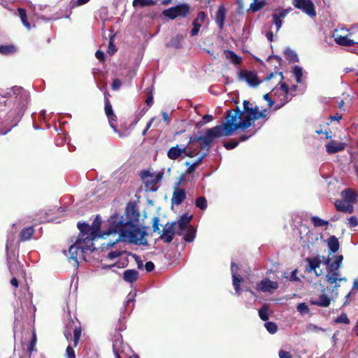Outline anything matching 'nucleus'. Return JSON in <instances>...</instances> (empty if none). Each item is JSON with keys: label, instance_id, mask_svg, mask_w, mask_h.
Returning a JSON list of instances; mask_svg holds the SVG:
<instances>
[{"label": "nucleus", "instance_id": "1", "mask_svg": "<svg viewBox=\"0 0 358 358\" xmlns=\"http://www.w3.org/2000/svg\"><path fill=\"white\" fill-rule=\"evenodd\" d=\"M122 223V218L118 215H112L108 219V234L118 235L115 241L110 243V245H113L115 243L119 241H128L130 243L139 245H148V241L145 238L147 233L145 230H141L137 224H132L131 227H126Z\"/></svg>", "mask_w": 358, "mask_h": 358}, {"label": "nucleus", "instance_id": "2", "mask_svg": "<svg viewBox=\"0 0 358 358\" xmlns=\"http://www.w3.org/2000/svg\"><path fill=\"white\" fill-rule=\"evenodd\" d=\"M252 113V110L242 112L238 107L235 110H228L225 122L220 124L223 136H229L236 130L249 128L255 121Z\"/></svg>", "mask_w": 358, "mask_h": 358}, {"label": "nucleus", "instance_id": "3", "mask_svg": "<svg viewBox=\"0 0 358 358\" xmlns=\"http://www.w3.org/2000/svg\"><path fill=\"white\" fill-rule=\"evenodd\" d=\"M252 113V110L242 112L238 107L235 110H228L225 122L220 124L223 136H229L236 130L249 128L255 121Z\"/></svg>", "mask_w": 358, "mask_h": 358}, {"label": "nucleus", "instance_id": "4", "mask_svg": "<svg viewBox=\"0 0 358 358\" xmlns=\"http://www.w3.org/2000/svg\"><path fill=\"white\" fill-rule=\"evenodd\" d=\"M99 238H101V236L91 232L86 235H79L75 243L70 246L69 249V258L74 261L76 265L78 266L79 259L85 260V255L94 251L95 248L93 241Z\"/></svg>", "mask_w": 358, "mask_h": 358}, {"label": "nucleus", "instance_id": "5", "mask_svg": "<svg viewBox=\"0 0 358 358\" xmlns=\"http://www.w3.org/2000/svg\"><path fill=\"white\" fill-rule=\"evenodd\" d=\"M0 95L6 98L5 105H13L17 111V115L21 118L27 107L29 101V92L20 86H14L6 90H1Z\"/></svg>", "mask_w": 358, "mask_h": 358}, {"label": "nucleus", "instance_id": "6", "mask_svg": "<svg viewBox=\"0 0 358 358\" xmlns=\"http://www.w3.org/2000/svg\"><path fill=\"white\" fill-rule=\"evenodd\" d=\"M222 132L220 125H217L213 128L206 130L203 136H194L189 138V143L199 141L201 143V148L206 150L208 152L211 145L216 138L222 137Z\"/></svg>", "mask_w": 358, "mask_h": 358}, {"label": "nucleus", "instance_id": "7", "mask_svg": "<svg viewBox=\"0 0 358 358\" xmlns=\"http://www.w3.org/2000/svg\"><path fill=\"white\" fill-rule=\"evenodd\" d=\"M140 176L145 184L146 190L155 192L158 189V183L163 178V173H150L148 170H144L141 171Z\"/></svg>", "mask_w": 358, "mask_h": 358}, {"label": "nucleus", "instance_id": "8", "mask_svg": "<svg viewBox=\"0 0 358 358\" xmlns=\"http://www.w3.org/2000/svg\"><path fill=\"white\" fill-rule=\"evenodd\" d=\"M190 13V6L187 3H180L163 11L165 17L174 20L178 17H186Z\"/></svg>", "mask_w": 358, "mask_h": 358}, {"label": "nucleus", "instance_id": "9", "mask_svg": "<svg viewBox=\"0 0 358 358\" xmlns=\"http://www.w3.org/2000/svg\"><path fill=\"white\" fill-rule=\"evenodd\" d=\"M306 262L308 263L306 266V271L308 272L313 271L317 276H319L322 274V271H318L317 268L320 266L322 263L327 265L330 262V258H325L324 256H315L312 257H307L306 259Z\"/></svg>", "mask_w": 358, "mask_h": 358}, {"label": "nucleus", "instance_id": "10", "mask_svg": "<svg viewBox=\"0 0 358 358\" xmlns=\"http://www.w3.org/2000/svg\"><path fill=\"white\" fill-rule=\"evenodd\" d=\"M115 215H118L121 217L123 222L122 224L126 227H131L132 224H138L140 216L139 213L135 209L134 206H128L127 207L125 211L126 217L118 214H115Z\"/></svg>", "mask_w": 358, "mask_h": 358}, {"label": "nucleus", "instance_id": "11", "mask_svg": "<svg viewBox=\"0 0 358 358\" xmlns=\"http://www.w3.org/2000/svg\"><path fill=\"white\" fill-rule=\"evenodd\" d=\"M293 6L311 17L316 16L315 6L311 0H292Z\"/></svg>", "mask_w": 358, "mask_h": 358}, {"label": "nucleus", "instance_id": "12", "mask_svg": "<svg viewBox=\"0 0 358 358\" xmlns=\"http://www.w3.org/2000/svg\"><path fill=\"white\" fill-rule=\"evenodd\" d=\"M278 287L279 283L278 281H273L268 278H265L257 284L256 289L260 292L273 294Z\"/></svg>", "mask_w": 358, "mask_h": 358}, {"label": "nucleus", "instance_id": "13", "mask_svg": "<svg viewBox=\"0 0 358 358\" xmlns=\"http://www.w3.org/2000/svg\"><path fill=\"white\" fill-rule=\"evenodd\" d=\"M289 9H279L272 14L273 25L275 27V32L278 33L282 24V20L289 13Z\"/></svg>", "mask_w": 358, "mask_h": 358}, {"label": "nucleus", "instance_id": "14", "mask_svg": "<svg viewBox=\"0 0 358 358\" xmlns=\"http://www.w3.org/2000/svg\"><path fill=\"white\" fill-rule=\"evenodd\" d=\"M176 222H173L172 223H167L163 229L160 238L166 243L172 241L175 234Z\"/></svg>", "mask_w": 358, "mask_h": 358}, {"label": "nucleus", "instance_id": "15", "mask_svg": "<svg viewBox=\"0 0 358 358\" xmlns=\"http://www.w3.org/2000/svg\"><path fill=\"white\" fill-rule=\"evenodd\" d=\"M179 182L176 183L173 187L171 204L179 206L186 198V192L183 188L179 187Z\"/></svg>", "mask_w": 358, "mask_h": 358}, {"label": "nucleus", "instance_id": "16", "mask_svg": "<svg viewBox=\"0 0 358 358\" xmlns=\"http://www.w3.org/2000/svg\"><path fill=\"white\" fill-rule=\"evenodd\" d=\"M238 76L240 80H245L250 87H257L260 82L257 80V75L252 71H239Z\"/></svg>", "mask_w": 358, "mask_h": 358}, {"label": "nucleus", "instance_id": "17", "mask_svg": "<svg viewBox=\"0 0 358 358\" xmlns=\"http://www.w3.org/2000/svg\"><path fill=\"white\" fill-rule=\"evenodd\" d=\"M206 19V14L203 11L198 13L196 17L192 22L193 28L191 30V35L192 36H196L199 34L200 28Z\"/></svg>", "mask_w": 358, "mask_h": 358}, {"label": "nucleus", "instance_id": "18", "mask_svg": "<svg viewBox=\"0 0 358 358\" xmlns=\"http://www.w3.org/2000/svg\"><path fill=\"white\" fill-rule=\"evenodd\" d=\"M238 266L231 262V271L233 278V285L236 291V294L240 295L241 294V289L240 287V282L242 281V278L237 275Z\"/></svg>", "mask_w": 358, "mask_h": 358}, {"label": "nucleus", "instance_id": "19", "mask_svg": "<svg viewBox=\"0 0 358 358\" xmlns=\"http://www.w3.org/2000/svg\"><path fill=\"white\" fill-rule=\"evenodd\" d=\"M101 217L99 215H96L92 225H90V228L92 229V234H97L98 236H101V238H105L106 236L110 235L111 234H108V229L106 231H100L101 229Z\"/></svg>", "mask_w": 358, "mask_h": 358}, {"label": "nucleus", "instance_id": "20", "mask_svg": "<svg viewBox=\"0 0 358 358\" xmlns=\"http://www.w3.org/2000/svg\"><path fill=\"white\" fill-rule=\"evenodd\" d=\"M226 15L227 9L223 5H220L215 13V22L220 30L224 28Z\"/></svg>", "mask_w": 358, "mask_h": 358}, {"label": "nucleus", "instance_id": "21", "mask_svg": "<svg viewBox=\"0 0 358 358\" xmlns=\"http://www.w3.org/2000/svg\"><path fill=\"white\" fill-rule=\"evenodd\" d=\"M192 218V215H189L187 213H185L176 222L178 227L177 231H185L189 227H192L189 222Z\"/></svg>", "mask_w": 358, "mask_h": 358}, {"label": "nucleus", "instance_id": "22", "mask_svg": "<svg viewBox=\"0 0 358 358\" xmlns=\"http://www.w3.org/2000/svg\"><path fill=\"white\" fill-rule=\"evenodd\" d=\"M8 266L12 275L22 276V278H24L25 273L22 268V266L20 265V262L10 263L8 261Z\"/></svg>", "mask_w": 358, "mask_h": 358}, {"label": "nucleus", "instance_id": "23", "mask_svg": "<svg viewBox=\"0 0 358 358\" xmlns=\"http://www.w3.org/2000/svg\"><path fill=\"white\" fill-rule=\"evenodd\" d=\"M335 206L338 211L352 213L354 210L352 204L346 200H338L336 201Z\"/></svg>", "mask_w": 358, "mask_h": 358}, {"label": "nucleus", "instance_id": "24", "mask_svg": "<svg viewBox=\"0 0 358 358\" xmlns=\"http://www.w3.org/2000/svg\"><path fill=\"white\" fill-rule=\"evenodd\" d=\"M345 148V144L344 143L336 142L335 141H331L326 145L327 152L329 154H334L344 150Z\"/></svg>", "mask_w": 358, "mask_h": 358}, {"label": "nucleus", "instance_id": "25", "mask_svg": "<svg viewBox=\"0 0 358 358\" xmlns=\"http://www.w3.org/2000/svg\"><path fill=\"white\" fill-rule=\"evenodd\" d=\"M185 152V148H179L177 145L176 146L171 147L167 152V156L170 159L176 160L179 159L180 157L182 158L183 152Z\"/></svg>", "mask_w": 358, "mask_h": 358}, {"label": "nucleus", "instance_id": "26", "mask_svg": "<svg viewBox=\"0 0 358 358\" xmlns=\"http://www.w3.org/2000/svg\"><path fill=\"white\" fill-rule=\"evenodd\" d=\"M177 234L182 236L186 242L191 243L196 237V229L192 227L185 229V231H177Z\"/></svg>", "mask_w": 358, "mask_h": 358}, {"label": "nucleus", "instance_id": "27", "mask_svg": "<svg viewBox=\"0 0 358 358\" xmlns=\"http://www.w3.org/2000/svg\"><path fill=\"white\" fill-rule=\"evenodd\" d=\"M343 257L341 255L335 256V259L332 263L327 264V271L334 273H340L339 268L341 267Z\"/></svg>", "mask_w": 358, "mask_h": 358}, {"label": "nucleus", "instance_id": "28", "mask_svg": "<svg viewBox=\"0 0 358 358\" xmlns=\"http://www.w3.org/2000/svg\"><path fill=\"white\" fill-rule=\"evenodd\" d=\"M333 37L334 38L335 42L340 45L350 47L357 43L353 40L348 38L347 36H343L336 33L334 34Z\"/></svg>", "mask_w": 358, "mask_h": 358}, {"label": "nucleus", "instance_id": "29", "mask_svg": "<svg viewBox=\"0 0 358 358\" xmlns=\"http://www.w3.org/2000/svg\"><path fill=\"white\" fill-rule=\"evenodd\" d=\"M105 113L108 118V121L110 123V125L112 128H113L115 131H117L115 126L113 124V121H116V116L113 113L112 106L110 103L109 102L108 99H106L105 102Z\"/></svg>", "mask_w": 358, "mask_h": 358}, {"label": "nucleus", "instance_id": "30", "mask_svg": "<svg viewBox=\"0 0 358 358\" xmlns=\"http://www.w3.org/2000/svg\"><path fill=\"white\" fill-rule=\"evenodd\" d=\"M338 276H340V273L327 271L326 274L327 282L331 285L334 289H337L340 287V284L338 282Z\"/></svg>", "mask_w": 358, "mask_h": 358}, {"label": "nucleus", "instance_id": "31", "mask_svg": "<svg viewBox=\"0 0 358 358\" xmlns=\"http://www.w3.org/2000/svg\"><path fill=\"white\" fill-rule=\"evenodd\" d=\"M139 274L136 270L127 269L122 273V278L127 282L132 283L138 278Z\"/></svg>", "mask_w": 358, "mask_h": 358}, {"label": "nucleus", "instance_id": "32", "mask_svg": "<svg viewBox=\"0 0 358 358\" xmlns=\"http://www.w3.org/2000/svg\"><path fill=\"white\" fill-rule=\"evenodd\" d=\"M331 299L327 294L320 295L318 299L311 300L310 303L313 305H317L321 307H328L331 303Z\"/></svg>", "mask_w": 358, "mask_h": 358}, {"label": "nucleus", "instance_id": "33", "mask_svg": "<svg viewBox=\"0 0 358 358\" xmlns=\"http://www.w3.org/2000/svg\"><path fill=\"white\" fill-rule=\"evenodd\" d=\"M327 245L330 254L336 252L339 249V242L335 236H331L327 240Z\"/></svg>", "mask_w": 358, "mask_h": 358}, {"label": "nucleus", "instance_id": "34", "mask_svg": "<svg viewBox=\"0 0 358 358\" xmlns=\"http://www.w3.org/2000/svg\"><path fill=\"white\" fill-rule=\"evenodd\" d=\"M224 55L226 58L234 64H240L242 62V58L232 50H224Z\"/></svg>", "mask_w": 358, "mask_h": 358}, {"label": "nucleus", "instance_id": "35", "mask_svg": "<svg viewBox=\"0 0 358 358\" xmlns=\"http://www.w3.org/2000/svg\"><path fill=\"white\" fill-rule=\"evenodd\" d=\"M341 195L343 197V200H346L348 202H350V203H353L356 202L357 197L355 192L350 189H345L341 192Z\"/></svg>", "mask_w": 358, "mask_h": 358}, {"label": "nucleus", "instance_id": "36", "mask_svg": "<svg viewBox=\"0 0 358 358\" xmlns=\"http://www.w3.org/2000/svg\"><path fill=\"white\" fill-rule=\"evenodd\" d=\"M34 232V229L32 227L24 228L22 230L20 235V239L21 241H26L29 240Z\"/></svg>", "mask_w": 358, "mask_h": 358}, {"label": "nucleus", "instance_id": "37", "mask_svg": "<svg viewBox=\"0 0 358 358\" xmlns=\"http://www.w3.org/2000/svg\"><path fill=\"white\" fill-rule=\"evenodd\" d=\"M285 55L287 58V59L289 62H299V57L296 52L293 50H292L289 48H287L284 51Z\"/></svg>", "mask_w": 358, "mask_h": 358}, {"label": "nucleus", "instance_id": "38", "mask_svg": "<svg viewBox=\"0 0 358 358\" xmlns=\"http://www.w3.org/2000/svg\"><path fill=\"white\" fill-rule=\"evenodd\" d=\"M292 73H293L294 77L296 79V83L299 84L302 83V82H303L302 77H303V68L299 66L295 65L292 68Z\"/></svg>", "mask_w": 358, "mask_h": 358}, {"label": "nucleus", "instance_id": "39", "mask_svg": "<svg viewBox=\"0 0 358 358\" xmlns=\"http://www.w3.org/2000/svg\"><path fill=\"white\" fill-rule=\"evenodd\" d=\"M17 13L19 17L21 19V22L23 25L28 29H31V24L27 21V12L26 10L22 8H19L17 9Z\"/></svg>", "mask_w": 358, "mask_h": 358}, {"label": "nucleus", "instance_id": "40", "mask_svg": "<svg viewBox=\"0 0 358 358\" xmlns=\"http://www.w3.org/2000/svg\"><path fill=\"white\" fill-rule=\"evenodd\" d=\"M156 3L154 0H134L132 5L134 8H143L145 6H153Z\"/></svg>", "mask_w": 358, "mask_h": 358}, {"label": "nucleus", "instance_id": "41", "mask_svg": "<svg viewBox=\"0 0 358 358\" xmlns=\"http://www.w3.org/2000/svg\"><path fill=\"white\" fill-rule=\"evenodd\" d=\"M306 240L303 241V243H305L306 241H307V242H308L307 247L309 248L310 245H313L318 240V237L316 234H315L310 231H308L306 233Z\"/></svg>", "mask_w": 358, "mask_h": 358}, {"label": "nucleus", "instance_id": "42", "mask_svg": "<svg viewBox=\"0 0 358 358\" xmlns=\"http://www.w3.org/2000/svg\"><path fill=\"white\" fill-rule=\"evenodd\" d=\"M311 222L315 227H324L329 224L328 221L322 220L317 216H313L311 217Z\"/></svg>", "mask_w": 358, "mask_h": 358}, {"label": "nucleus", "instance_id": "43", "mask_svg": "<svg viewBox=\"0 0 358 358\" xmlns=\"http://www.w3.org/2000/svg\"><path fill=\"white\" fill-rule=\"evenodd\" d=\"M253 115V119L257 120L259 118H264L267 115L268 110L266 109H264L262 110H259L258 107L254 108V109L252 110Z\"/></svg>", "mask_w": 358, "mask_h": 358}, {"label": "nucleus", "instance_id": "44", "mask_svg": "<svg viewBox=\"0 0 358 358\" xmlns=\"http://www.w3.org/2000/svg\"><path fill=\"white\" fill-rule=\"evenodd\" d=\"M78 229L80 230V234L79 235H82V234H89L90 232H92V229L90 228V225H89L87 223H81V222H78Z\"/></svg>", "mask_w": 358, "mask_h": 358}, {"label": "nucleus", "instance_id": "45", "mask_svg": "<svg viewBox=\"0 0 358 358\" xmlns=\"http://www.w3.org/2000/svg\"><path fill=\"white\" fill-rule=\"evenodd\" d=\"M15 50L13 45H0V53L4 55L12 54Z\"/></svg>", "mask_w": 358, "mask_h": 358}, {"label": "nucleus", "instance_id": "46", "mask_svg": "<svg viewBox=\"0 0 358 358\" xmlns=\"http://www.w3.org/2000/svg\"><path fill=\"white\" fill-rule=\"evenodd\" d=\"M265 6V3L263 1H253L250 6V10L252 12H257L261 10Z\"/></svg>", "mask_w": 358, "mask_h": 358}, {"label": "nucleus", "instance_id": "47", "mask_svg": "<svg viewBox=\"0 0 358 358\" xmlns=\"http://www.w3.org/2000/svg\"><path fill=\"white\" fill-rule=\"evenodd\" d=\"M195 205L201 210H205L207 208V200L203 196H199L196 199Z\"/></svg>", "mask_w": 358, "mask_h": 358}, {"label": "nucleus", "instance_id": "48", "mask_svg": "<svg viewBox=\"0 0 358 358\" xmlns=\"http://www.w3.org/2000/svg\"><path fill=\"white\" fill-rule=\"evenodd\" d=\"M264 327L266 329L268 333L274 334L278 331V326L273 322H266L264 323Z\"/></svg>", "mask_w": 358, "mask_h": 358}, {"label": "nucleus", "instance_id": "49", "mask_svg": "<svg viewBox=\"0 0 358 358\" xmlns=\"http://www.w3.org/2000/svg\"><path fill=\"white\" fill-rule=\"evenodd\" d=\"M259 317L263 321H267L268 320V307L266 306H262L258 311Z\"/></svg>", "mask_w": 358, "mask_h": 358}, {"label": "nucleus", "instance_id": "50", "mask_svg": "<svg viewBox=\"0 0 358 358\" xmlns=\"http://www.w3.org/2000/svg\"><path fill=\"white\" fill-rule=\"evenodd\" d=\"M335 322L348 324L350 323V320L348 319L347 314L342 313L335 320Z\"/></svg>", "mask_w": 358, "mask_h": 358}, {"label": "nucleus", "instance_id": "51", "mask_svg": "<svg viewBox=\"0 0 358 358\" xmlns=\"http://www.w3.org/2000/svg\"><path fill=\"white\" fill-rule=\"evenodd\" d=\"M81 335V330L76 328L73 331V345L74 347L77 346L80 337Z\"/></svg>", "mask_w": 358, "mask_h": 358}, {"label": "nucleus", "instance_id": "52", "mask_svg": "<svg viewBox=\"0 0 358 358\" xmlns=\"http://www.w3.org/2000/svg\"><path fill=\"white\" fill-rule=\"evenodd\" d=\"M306 329L308 331L318 332L320 331H324V329L322 327H317L314 324H308L306 327Z\"/></svg>", "mask_w": 358, "mask_h": 358}, {"label": "nucleus", "instance_id": "53", "mask_svg": "<svg viewBox=\"0 0 358 358\" xmlns=\"http://www.w3.org/2000/svg\"><path fill=\"white\" fill-rule=\"evenodd\" d=\"M296 309L301 314L306 313L309 310L308 306L305 303H299Z\"/></svg>", "mask_w": 358, "mask_h": 358}, {"label": "nucleus", "instance_id": "54", "mask_svg": "<svg viewBox=\"0 0 358 358\" xmlns=\"http://www.w3.org/2000/svg\"><path fill=\"white\" fill-rule=\"evenodd\" d=\"M275 76H279L280 77V82L284 79V76H283L282 72L275 71V72L271 73L268 76H267L265 78V80H270L271 79H272L273 78H274Z\"/></svg>", "mask_w": 358, "mask_h": 358}, {"label": "nucleus", "instance_id": "55", "mask_svg": "<svg viewBox=\"0 0 358 358\" xmlns=\"http://www.w3.org/2000/svg\"><path fill=\"white\" fill-rule=\"evenodd\" d=\"M182 36L181 35H177L171 41V45L176 48H180V41Z\"/></svg>", "mask_w": 358, "mask_h": 358}, {"label": "nucleus", "instance_id": "56", "mask_svg": "<svg viewBox=\"0 0 358 358\" xmlns=\"http://www.w3.org/2000/svg\"><path fill=\"white\" fill-rule=\"evenodd\" d=\"M238 142L236 141H230L224 143V146L227 150H231L237 147Z\"/></svg>", "mask_w": 358, "mask_h": 358}, {"label": "nucleus", "instance_id": "57", "mask_svg": "<svg viewBox=\"0 0 358 358\" xmlns=\"http://www.w3.org/2000/svg\"><path fill=\"white\" fill-rule=\"evenodd\" d=\"M297 270L294 269L292 271V273L289 275H286L285 274V278L289 280V281H298L299 279L296 276Z\"/></svg>", "mask_w": 358, "mask_h": 358}, {"label": "nucleus", "instance_id": "58", "mask_svg": "<svg viewBox=\"0 0 358 358\" xmlns=\"http://www.w3.org/2000/svg\"><path fill=\"white\" fill-rule=\"evenodd\" d=\"M122 255V252H120V251H111L110 252H108V255H107V258L109 259H115L116 258H117L118 257H120V255Z\"/></svg>", "mask_w": 358, "mask_h": 358}, {"label": "nucleus", "instance_id": "59", "mask_svg": "<svg viewBox=\"0 0 358 358\" xmlns=\"http://www.w3.org/2000/svg\"><path fill=\"white\" fill-rule=\"evenodd\" d=\"M358 225V220L355 216H351L348 219V226L351 228L355 227Z\"/></svg>", "mask_w": 358, "mask_h": 358}, {"label": "nucleus", "instance_id": "60", "mask_svg": "<svg viewBox=\"0 0 358 358\" xmlns=\"http://www.w3.org/2000/svg\"><path fill=\"white\" fill-rule=\"evenodd\" d=\"M14 239H15L14 233H11V234H8L6 245V250H8L10 247H11L12 243L14 241Z\"/></svg>", "mask_w": 358, "mask_h": 358}, {"label": "nucleus", "instance_id": "61", "mask_svg": "<svg viewBox=\"0 0 358 358\" xmlns=\"http://www.w3.org/2000/svg\"><path fill=\"white\" fill-rule=\"evenodd\" d=\"M66 356L67 358H76L74 350L70 345L67 346L66 348Z\"/></svg>", "mask_w": 358, "mask_h": 358}, {"label": "nucleus", "instance_id": "62", "mask_svg": "<svg viewBox=\"0 0 358 358\" xmlns=\"http://www.w3.org/2000/svg\"><path fill=\"white\" fill-rule=\"evenodd\" d=\"M183 148H185V152H183L182 158H185V157H194L196 155L194 151L187 149V146H184Z\"/></svg>", "mask_w": 358, "mask_h": 358}, {"label": "nucleus", "instance_id": "63", "mask_svg": "<svg viewBox=\"0 0 358 358\" xmlns=\"http://www.w3.org/2000/svg\"><path fill=\"white\" fill-rule=\"evenodd\" d=\"M254 108L252 106V103L248 101H243V112H249L252 110Z\"/></svg>", "mask_w": 358, "mask_h": 358}, {"label": "nucleus", "instance_id": "64", "mask_svg": "<svg viewBox=\"0 0 358 358\" xmlns=\"http://www.w3.org/2000/svg\"><path fill=\"white\" fill-rule=\"evenodd\" d=\"M279 357L280 358H292V355L290 352L282 350H280Z\"/></svg>", "mask_w": 358, "mask_h": 358}]
</instances>
